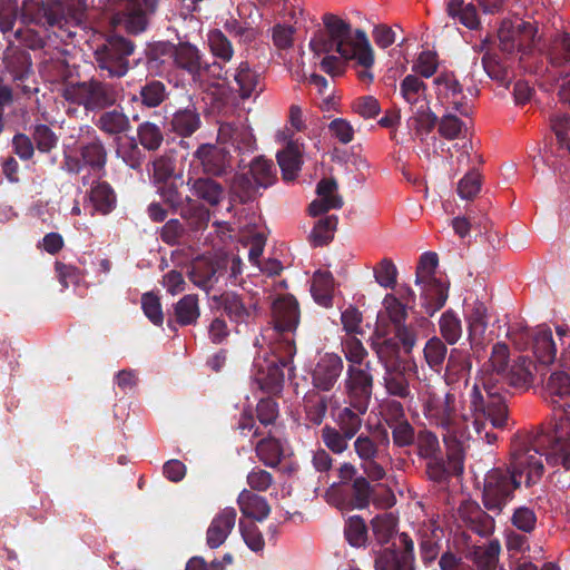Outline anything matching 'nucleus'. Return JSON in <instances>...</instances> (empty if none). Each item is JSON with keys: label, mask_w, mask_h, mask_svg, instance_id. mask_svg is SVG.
<instances>
[{"label": "nucleus", "mask_w": 570, "mask_h": 570, "mask_svg": "<svg viewBox=\"0 0 570 570\" xmlns=\"http://www.w3.org/2000/svg\"><path fill=\"white\" fill-rule=\"evenodd\" d=\"M412 116L407 119V127L414 135L423 137L431 132L436 122V116L432 112L430 104L411 109Z\"/></svg>", "instance_id": "35"}, {"label": "nucleus", "mask_w": 570, "mask_h": 570, "mask_svg": "<svg viewBox=\"0 0 570 570\" xmlns=\"http://www.w3.org/2000/svg\"><path fill=\"white\" fill-rule=\"evenodd\" d=\"M62 97L90 110L106 108L117 100L114 88L97 80L68 83L62 89Z\"/></svg>", "instance_id": "8"}, {"label": "nucleus", "mask_w": 570, "mask_h": 570, "mask_svg": "<svg viewBox=\"0 0 570 570\" xmlns=\"http://www.w3.org/2000/svg\"><path fill=\"white\" fill-rule=\"evenodd\" d=\"M533 352L542 364H551L554 361L557 348L549 328L538 330L534 336Z\"/></svg>", "instance_id": "38"}, {"label": "nucleus", "mask_w": 570, "mask_h": 570, "mask_svg": "<svg viewBox=\"0 0 570 570\" xmlns=\"http://www.w3.org/2000/svg\"><path fill=\"white\" fill-rule=\"evenodd\" d=\"M227 150L223 146L203 144L195 153L204 171L213 175L220 174L227 164Z\"/></svg>", "instance_id": "24"}, {"label": "nucleus", "mask_w": 570, "mask_h": 570, "mask_svg": "<svg viewBox=\"0 0 570 570\" xmlns=\"http://www.w3.org/2000/svg\"><path fill=\"white\" fill-rule=\"evenodd\" d=\"M322 440L333 453L341 454L347 449L351 438H346L345 433H341L335 428L325 425L322 429Z\"/></svg>", "instance_id": "54"}, {"label": "nucleus", "mask_w": 570, "mask_h": 570, "mask_svg": "<svg viewBox=\"0 0 570 570\" xmlns=\"http://www.w3.org/2000/svg\"><path fill=\"white\" fill-rule=\"evenodd\" d=\"M389 411L394 415V422L390 423L393 432L394 443L399 446H405L413 442L414 430L406 420H403V407L399 402H392Z\"/></svg>", "instance_id": "30"}, {"label": "nucleus", "mask_w": 570, "mask_h": 570, "mask_svg": "<svg viewBox=\"0 0 570 570\" xmlns=\"http://www.w3.org/2000/svg\"><path fill=\"white\" fill-rule=\"evenodd\" d=\"M440 333L448 344H455L462 335L460 317L452 311L444 312L439 321Z\"/></svg>", "instance_id": "45"}, {"label": "nucleus", "mask_w": 570, "mask_h": 570, "mask_svg": "<svg viewBox=\"0 0 570 570\" xmlns=\"http://www.w3.org/2000/svg\"><path fill=\"white\" fill-rule=\"evenodd\" d=\"M311 293L314 301L324 307L333 304L334 278L327 271H317L314 273Z\"/></svg>", "instance_id": "29"}, {"label": "nucleus", "mask_w": 570, "mask_h": 570, "mask_svg": "<svg viewBox=\"0 0 570 570\" xmlns=\"http://www.w3.org/2000/svg\"><path fill=\"white\" fill-rule=\"evenodd\" d=\"M138 137L140 144L149 149H157L163 141V134L158 126L151 122H145L138 128Z\"/></svg>", "instance_id": "57"}, {"label": "nucleus", "mask_w": 570, "mask_h": 570, "mask_svg": "<svg viewBox=\"0 0 570 570\" xmlns=\"http://www.w3.org/2000/svg\"><path fill=\"white\" fill-rule=\"evenodd\" d=\"M173 129L180 136H190L200 125L199 115L191 110L185 109L177 111L173 118Z\"/></svg>", "instance_id": "46"}, {"label": "nucleus", "mask_w": 570, "mask_h": 570, "mask_svg": "<svg viewBox=\"0 0 570 570\" xmlns=\"http://www.w3.org/2000/svg\"><path fill=\"white\" fill-rule=\"evenodd\" d=\"M271 350L273 353L272 358H265L264 364H256L259 371L255 380L262 390L276 394L281 392L284 384L283 368L291 363L296 353V347L293 340L286 337L284 342L273 343Z\"/></svg>", "instance_id": "7"}, {"label": "nucleus", "mask_w": 570, "mask_h": 570, "mask_svg": "<svg viewBox=\"0 0 570 570\" xmlns=\"http://www.w3.org/2000/svg\"><path fill=\"white\" fill-rule=\"evenodd\" d=\"M416 285L421 287V295L424 299L425 308L430 314H433L445 304L449 291L448 282L434 277L431 282H422V284Z\"/></svg>", "instance_id": "26"}, {"label": "nucleus", "mask_w": 570, "mask_h": 570, "mask_svg": "<svg viewBox=\"0 0 570 570\" xmlns=\"http://www.w3.org/2000/svg\"><path fill=\"white\" fill-rule=\"evenodd\" d=\"M438 264L439 259L435 253H424L420 257V262L416 267L415 284H422V282H431L432 278L436 277Z\"/></svg>", "instance_id": "50"}, {"label": "nucleus", "mask_w": 570, "mask_h": 570, "mask_svg": "<svg viewBox=\"0 0 570 570\" xmlns=\"http://www.w3.org/2000/svg\"><path fill=\"white\" fill-rule=\"evenodd\" d=\"M345 386L351 399V405L357 412L365 413L372 394V375L370 374L368 364L348 367Z\"/></svg>", "instance_id": "13"}, {"label": "nucleus", "mask_w": 570, "mask_h": 570, "mask_svg": "<svg viewBox=\"0 0 570 570\" xmlns=\"http://www.w3.org/2000/svg\"><path fill=\"white\" fill-rule=\"evenodd\" d=\"M157 0H129L126 12L112 18L115 26H124L128 32L139 33L145 30L147 16L154 12Z\"/></svg>", "instance_id": "16"}, {"label": "nucleus", "mask_w": 570, "mask_h": 570, "mask_svg": "<svg viewBox=\"0 0 570 570\" xmlns=\"http://www.w3.org/2000/svg\"><path fill=\"white\" fill-rule=\"evenodd\" d=\"M217 141L229 154L232 149L235 151L252 150L255 138L252 129L244 121L226 122L222 124L218 129Z\"/></svg>", "instance_id": "14"}, {"label": "nucleus", "mask_w": 570, "mask_h": 570, "mask_svg": "<svg viewBox=\"0 0 570 570\" xmlns=\"http://www.w3.org/2000/svg\"><path fill=\"white\" fill-rule=\"evenodd\" d=\"M425 416L443 430V440L450 455L454 459H461L465 443L470 440L466 419L454 412L453 396L446 395L444 399L436 396L431 392L422 394Z\"/></svg>", "instance_id": "5"}, {"label": "nucleus", "mask_w": 570, "mask_h": 570, "mask_svg": "<svg viewBox=\"0 0 570 570\" xmlns=\"http://www.w3.org/2000/svg\"><path fill=\"white\" fill-rule=\"evenodd\" d=\"M400 94L409 104L410 109H414L429 104L426 97V86L417 76L407 75L400 83Z\"/></svg>", "instance_id": "27"}, {"label": "nucleus", "mask_w": 570, "mask_h": 570, "mask_svg": "<svg viewBox=\"0 0 570 570\" xmlns=\"http://www.w3.org/2000/svg\"><path fill=\"white\" fill-rule=\"evenodd\" d=\"M499 48L513 63L533 71L529 62L539 51L540 36L535 23L521 18L503 20L498 30Z\"/></svg>", "instance_id": "6"}, {"label": "nucleus", "mask_w": 570, "mask_h": 570, "mask_svg": "<svg viewBox=\"0 0 570 570\" xmlns=\"http://www.w3.org/2000/svg\"><path fill=\"white\" fill-rule=\"evenodd\" d=\"M466 131V125L451 114L444 115L440 121L439 132L446 139H459L464 137Z\"/></svg>", "instance_id": "52"}, {"label": "nucleus", "mask_w": 570, "mask_h": 570, "mask_svg": "<svg viewBox=\"0 0 570 570\" xmlns=\"http://www.w3.org/2000/svg\"><path fill=\"white\" fill-rule=\"evenodd\" d=\"M337 226L336 216L321 218L311 232V242L314 246H323L332 240Z\"/></svg>", "instance_id": "47"}, {"label": "nucleus", "mask_w": 570, "mask_h": 570, "mask_svg": "<svg viewBox=\"0 0 570 570\" xmlns=\"http://www.w3.org/2000/svg\"><path fill=\"white\" fill-rule=\"evenodd\" d=\"M343 370V361L335 353L322 355L316 363L312 377L315 387L330 391L336 383Z\"/></svg>", "instance_id": "17"}, {"label": "nucleus", "mask_w": 570, "mask_h": 570, "mask_svg": "<svg viewBox=\"0 0 570 570\" xmlns=\"http://www.w3.org/2000/svg\"><path fill=\"white\" fill-rule=\"evenodd\" d=\"M193 196L203 199L209 205H217L223 198L224 191L219 184L209 178H199L191 183Z\"/></svg>", "instance_id": "37"}, {"label": "nucleus", "mask_w": 570, "mask_h": 570, "mask_svg": "<svg viewBox=\"0 0 570 570\" xmlns=\"http://www.w3.org/2000/svg\"><path fill=\"white\" fill-rule=\"evenodd\" d=\"M534 363L525 356H520L514 361L510 370H508V375L504 377V381H508L515 387L528 389L534 381Z\"/></svg>", "instance_id": "28"}, {"label": "nucleus", "mask_w": 570, "mask_h": 570, "mask_svg": "<svg viewBox=\"0 0 570 570\" xmlns=\"http://www.w3.org/2000/svg\"><path fill=\"white\" fill-rule=\"evenodd\" d=\"M550 61L553 65H561L570 61V36L563 33L559 36L550 51Z\"/></svg>", "instance_id": "64"}, {"label": "nucleus", "mask_w": 570, "mask_h": 570, "mask_svg": "<svg viewBox=\"0 0 570 570\" xmlns=\"http://www.w3.org/2000/svg\"><path fill=\"white\" fill-rule=\"evenodd\" d=\"M88 204L91 206L90 215H95L96 213L106 215L114 209L116 196L108 184L98 183L89 193Z\"/></svg>", "instance_id": "31"}, {"label": "nucleus", "mask_w": 570, "mask_h": 570, "mask_svg": "<svg viewBox=\"0 0 570 570\" xmlns=\"http://www.w3.org/2000/svg\"><path fill=\"white\" fill-rule=\"evenodd\" d=\"M225 257H198L194 261L189 273L190 281L199 288L208 292L218 282L226 267Z\"/></svg>", "instance_id": "15"}, {"label": "nucleus", "mask_w": 570, "mask_h": 570, "mask_svg": "<svg viewBox=\"0 0 570 570\" xmlns=\"http://www.w3.org/2000/svg\"><path fill=\"white\" fill-rule=\"evenodd\" d=\"M404 551L383 550L375 560V570H411L413 563V542L406 534L401 535Z\"/></svg>", "instance_id": "19"}, {"label": "nucleus", "mask_w": 570, "mask_h": 570, "mask_svg": "<svg viewBox=\"0 0 570 570\" xmlns=\"http://www.w3.org/2000/svg\"><path fill=\"white\" fill-rule=\"evenodd\" d=\"M352 109L365 119L376 117L381 112L379 100L373 96H363L352 102Z\"/></svg>", "instance_id": "60"}, {"label": "nucleus", "mask_w": 570, "mask_h": 570, "mask_svg": "<svg viewBox=\"0 0 570 570\" xmlns=\"http://www.w3.org/2000/svg\"><path fill=\"white\" fill-rule=\"evenodd\" d=\"M551 128L554 131L561 148L570 156V138L568 131L570 130V119L566 115H554L551 118Z\"/></svg>", "instance_id": "58"}, {"label": "nucleus", "mask_w": 570, "mask_h": 570, "mask_svg": "<svg viewBox=\"0 0 570 570\" xmlns=\"http://www.w3.org/2000/svg\"><path fill=\"white\" fill-rule=\"evenodd\" d=\"M142 104L148 107H157L166 97V89L160 81H151L140 90Z\"/></svg>", "instance_id": "59"}, {"label": "nucleus", "mask_w": 570, "mask_h": 570, "mask_svg": "<svg viewBox=\"0 0 570 570\" xmlns=\"http://www.w3.org/2000/svg\"><path fill=\"white\" fill-rule=\"evenodd\" d=\"M237 504L245 518L253 519L255 521H263L271 513V505L267 500L246 489L239 493Z\"/></svg>", "instance_id": "25"}, {"label": "nucleus", "mask_w": 570, "mask_h": 570, "mask_svg": "<svg viewBox=\"0 0 570 570\" xmlns=\"http://www.w3.org/2000/svg\"><path fill=\"white\" fill-rule=\"evenodd\" d=\"M86 9V0H59L45 11L49 26H61L62 21L79 22Z\"/></svg>", "instance_id": "20"}, {"label": "nucleus", "mask_w": 570, "mask_h": 570, "mask_svg": "<svg viewBox=\"0 0 570 570\" xmlns=\"http://www.w3.org/2000/svg\"><path fill=\"white\" fill-rule=\"evenodd\" d=\"M323 22L324 29L309 41L315 55H325L321 60L322 70L331 76H340L344 72L342 60L351 61L358 80L371 85L375 53L366 33L361 29L353 31L346 21L333 14L324 16Z\"/></svg>", "instance_id": "1"}, {"label": "nucleus", "mask_w": 570, "mask_h": 570, "mask_svg": "<svg viewBox=\"0 0 570 570\" xmlns=\"http://www.w3.org/2000/svg\"><path fill=\"white\" fill-rule=\"evenodd\" d=\"M397 520L393 513H383L372 520V529L376 540L387 542L396 531Z\"/></svg>", "instance_id": "48"}, {"label": "nucleus", "mask_w": 570, "mask_h": 570, "mask_svg": "<svg viewBox=\"0 0 570 570\" xmlns=\"http://www.w3.org/2000/svg\"><path fill=\"white\" fill-rule=\"evenodd\" d=\"M543 456H546V449L534 443L513 452L509 473L499 469L490 471L483 489L484 507L499 513L511 500L514 489L522 483L529 487L538 482L544 470Z\"/></svg>", "instance_id": "2"}, {"label": "nucleus", "mask_w": 570, "mask_h": 570, "mask_svg": "<svg viewBox=\"0 0 570 570\" xmlns=\"http://www.w3.org/2000/svg\"><path fill=\"white\" fill-rule=\"evenodd\" d=\"M302 151L303 145L294 140H288L286 147L277 151L276 158L284 180L292 181L297 177L303 163Z\"/></svg>", "instance_id": "23"}, {"label": "nucleus", "mask_w": 570, "mask_h": 570, "mask_svg": "<svg viewBox=\"0 0 570 570\" xmlns=\"http://www.w3.org/2000/svg\"><path fill=\"white\" fill-rule=\"evenodd\" d=\"M208 43L214 56L229 61L233 57V47L230 41L220 30H213L208 33Z\"/></svg>", "instance_id": "53"}, {"label": "nucleus", "mask_w": 570, "mask_h": 570, "mask_svg": "<svg viewBox=\"0 0 570 570\" xmlns=\"http://www.w3.org/2000/svg\"><path fill=\"white\" fill-rule=\"evenodd\" d=\"M97 126L106 134L118 135L128 130L129 119L125 114L120 111H107L99 117Z\"/></svg>", "instance_id": "42"}, {"label": "nucleus", "mask_w": 570, "mask_h": 570, "mask_svg": "<svg viewBox=\"0 0 570 570\" xmlns=\"http://www.w3.org/2000/svg\"><path fill=\"white\" fill-rule=\"evenodd\" d=\"M236 521L234 508H225L210 522L207 529V544L212 549L220 547L232 532Z\"/></svg>", "instance_id": "22"}, {"label": "nucleus", "mask_w": 570, "mask_h": 570, "mask_svg": "<svg viewBox=\"0 0 570 570\" xmlns=\"http://www.w3.org/2000/svg\"><path fill=\"white\" fill-rule=\"evenodd\" d=\"M464 318L468 325V335L471 345H482L489 323L485 305L478 299L472 303H466Z\"/></svg>", "instance_id": "18"}, {"label": "nucleus", "mask_w": 570, "mask_h": 570, "mask_svg": "<svg viewBox=\"0 0 570 570\" xmlns=\"http://www.w3.org/2000/svg\"><path fill=\"white\" fill-rule=\"evenodd\" d=\"M384 313L379 315L383 320L384 314L391 320L394 327L403 325L406 317L405 306L392 294H387L383 299Z\"/></svg>", "instance_id": "51"}, {"label": "nucleus", "mask_w": 570, "mask_h": 570, "mask_svg": "<svg viewBox=\"0 0 570 570\" xmlns=\"http://www.w3.org/2000/svg\"><path fill=\"white\" fill-rule=\"evenodd\" d=\"M274 327L265 331L264 337L279 336L277 342L291 338V333L297 327L299 321L298 305L292 296L276 299L273 304Z\"/></svg>", "instance_id": "12"}, {"label": "nucleus", "mask_w": 570, "mask_h": 570, "mask_svg": "<svg viewBox=\"0 0 570 570\" xmlns=\"http://www.w3.org/2000/svg\"><path fill=\"white\" fill-rule=\"evenodd\" d=\"M435 94L439 102L449 110L468 116L471 106L463 88L451 72H442L434 79Z\"/></svg>", "instance_id": "11"}, {"label": "nucleus", "mask_w": 570, "mask_h": 570, "mask_svg": "<svg viewBox=\"0 0 570 570\" xmlns=\"http://www.w3.org/2000/svg\"><path fill=\"white\" fill-rule=\"evenodd\" d=\"M199 314L197 295H185L175 305V316L180 325L195 323L199 317Z\"/></svg>", "instance_id": "41"}, {"label": "nucleus", "mask_w": 570, "mask_h": 570, "mask_svg": "<svg viewBox=\"0 0 570 570\" xmlns=\"http://www.w3.org/2000/svg\"><path fill=\"white\" fill-rule=\"evenodd\" d=\"M134 46L121 37H111L95 50V59L100 70L110 78L124 77L128 71L127 58L132 55Z\"/></svg>", "instance_id": "9"}, {"label": "nucleus", "mask_w": 570, "mask_h": 570, "mask_svg": "<svg viewBox=\"0 0 570 570\" xmlns=\"http://www.w3.org/2000/svg\"><path fill=\"white\" fill-rule=\"evenodd\" d=\"M361 412L355 413L351 409H343L337 416V424L346 438H353L362 426Z\"/></svg>", "instance_id": "56"}, {"label": "nucleus", "mask_w": 570, "mask_h": 570, "mask_svg": "<svg viewBox=\"0 0 570 570\" xmlns=\"http://www.w3.org/2000/svg\"><path fill=\"white\" fill-rule=\"evenodd\" d=\"M446 12L469 29H476L480 26L476 8L473 3H465L464 0H450Z\"/></svg>", "instance_id": "36"}, {"label": "nucleus", "mask_w": 570, "mask_h": 570, "mask_svg": "<svg viewBox=\"0 0 570 570\" xmlns=\"http://www.w3.org/2000/svg\"><path fill=\"white\" fill-rule=\"evenodd\" d=\"M223 306L228 317L239 324L248 323L256 313V307L253 303H246L235 294H226L223 297Z\"/></svg>", "instance_id": "32"}, {"label": "nucleus", "mask_w": 570, "mask_h": 570, "mask_svg": "<svg viewBox=\"0 0 570 570\" xmlns=\"http://www.w3.org/2000/svg\"><path fill=\"white\" fill-rule=\"evenodd\" d=\"M547 397L558 406L557 423L551 435L541 436L534 443L546 449V460L550 465L570 469V374L564 371L551 373L546 383Z\"/></svg>", "instance_id": "4"}, {"label": "nucleus", "mask_w": 570, "mask_h": 570, "mask_svg": "<svg viewBox=\"0 0 570 570\" xmlns=\"http://www.w3.org/2000/svg\"><path fill=\"white\" fill-rule=\"evenodd\" d=\"M424 355L431 367H438L445 358L446 347L440 338L433 337L425 344Z\"/></svg>", "instance_id": "63"}, {"label": "nucleus", "mask_w": 570, "mask_h": 570, "mask_svg": "<svg viewBox=\"0 0 570 570\" xmlns=\"http://www.w3.org/2000/svg\"><path fill=\"white\" fill-rule=\"evenodd\" d=\"M88 136V141H82L79 149L70 146L65 150L66 168L71 173H79L83 167L88 166L94 171H101L106 165L107 153L101 141L94 135L90 128L81 129Z\"/></svg>", "instance_id": "10"}, {"label": "nucleus", "mask_w": 570, "mask_h": 570, "mask_svg": "<svg viewBox=\"0 0 570 570\" xmlns=\"http://www.w3.org/2000/svg\"><path fill=\"white\" fill-rule=\"evenodd\" d=\"M256 453L265 465L276 466L283 456V448L276 439H264L257 443Z\"/></svg>", "instance_id": "44"}, {"label": "nucleus", "mask_w": 570, "mask_h": 570, "mask_svg": "<svg viewBox=\"0 0 570 570\" xmlns=\"http://www.w3.org/2000/svg\"><path fill=\"white\" fill-rule=\"evenodd\" d=\"M342 353L348 362V367L364 366L366 362L367 351L362 342L354 335H347L341 342Z\"/></svg>", "instance_id": "40"}, {"label": "nucleus", "mask_w": 570, "mask_h": 570, "mask_svg": "<svg viewBox=\"0 0 570 570\" xmlns=\"http://www.w3.org/2000/svg\"><path fill=\"white\" fill-rule=\"evenodd\" d=\"M316 193L317 198L308 207L312 216H318L331 209L342 207L343 200L337 195V184L333 179H322L317 184Z\"/></svg>", "instance_id": "21"}, {"label": "nucleus", "mask_w": 570, "mask_h": 570, "mask_svg": "<svg viewBox=\"0 0 570 570\" xmlns=\"http://www.w3.org/2000/svg\"><path fill=\"white\" fill-rule=\"evenodd\" d=\"M509 348L503 343H497L488 363L481 370L480 383L484 393L481 392L478 384L473 387L472 410L474 413V428L480 434L484 429V422L489 421L493 428H503L507 421V405L503 397L493 391V385L508 375Z\"/></svg>", "instance_id": "3"}, {"label": "nucleus", "mask_w": 570, "mask_h": 570, "mask_svg": "<svg viewBox=\"0 0 570 570\" xmlns=\"http://www.w3.org/2000/svg\"><path fill=\"white\" fill-rule=\"evenodd\" d=\"M234 80L242 99H248L259 91V76L249 68L247 62L239 63Z\"/></svg>", "instance_id": "34"}, {"label": "nucleus", "mask_w": 570, "mask_h": 570, "mask_svg": "<svg viewBox=\"0 0 570 570\" xmlns=\"http://www.w3.org/2000/svg\"><path fill=\"white\" fill-rule=\"evenodd\" d=\"M375 281L385 288H393L396 284L397 269L391 259H382L374 268Z\"/></svg>", "instance_id": "55"}, {"label": "nucleus", "mask_w": 570, "mask_h": 570, "mask_svg": "<svg viewBox=\"0 0 570 570\" xmlns=\"http://www.w3.org/2000/svg\"><path fill=\"white\" fill-rule=\"evenodd\" d=\"M438 69V58L432 51H422L413 62L412 70L422 77H432Z\"/></svg>", "instance_id": "61"}, {"label": "nucleus", "mask_w": 570, "mask_h": 570, "mask_svg": "<svg viewBox=\"0 0 570 570\" xmlns=\"http://www.w3.org/2000/svg\"><path fill=\"white\" fill-rule=\"evenodd\" d=\"M501 547L498 540L489 541L475 550V563L479 570H495Z\"/></svg>", "instance_id": "43"}, {"label": "nucleus", "mask_w": 570, "mask_h": 570, "mask_svg": "<svg viewBox=\"0 0 570 570\" xmlns=\"http://www.w3.org/2000/svg\"><path fill=\"white\" fill-rule=\"evenodd\" d=\"M171 56L178 67L186 69L191 75L199 72L202 68V56L195 46L188 42H180L178 46L171 48Z\"/></svg>", "instance_id": "33"}, {"label": "nucleus", "mask_w": 570, "mask_h": 570, "mask_svg": "<svg viewBox=\"0 0 570 570\" xmlns=\"http://www.w3.org/2000/svg\"><path fill=\"white\" fill-rule=\"evenodd\" d=\"M33 140L41 153H48L57 146L58 137L46 125H38L33 130Z\"/></svg>", "instance_id": "62"}, {"label": "nucleus", "mask_w": 570, "mask_h": 570, "mask_svg": "<svg viewBox=\"0 0 570 570\" xmlns=\"http://www.w3.org/2000/svg\"><path fill=\"white\" fill-rule=\"evenodd\" d=\"M249 175L253 183L259 187H268L276 179V170L272 160L264 157H257L252 161Z\"/></svg>", "instance_id": "39"}, {"label": "nucleus", "mask_w": 570, "mask_h": 570, "mask_svg": "<svg viewBox=\"0 0 570 570\" xmlns=\"http://www.w3.org/2000/svg\"><path fill=\"white\" fill-rule=\"evenodd\" d=\"M345 537L353 547H362L367 540V528L362 518L351 517L345 525Z\"/></svg>", "instance_id": "49"}]
</instances>
